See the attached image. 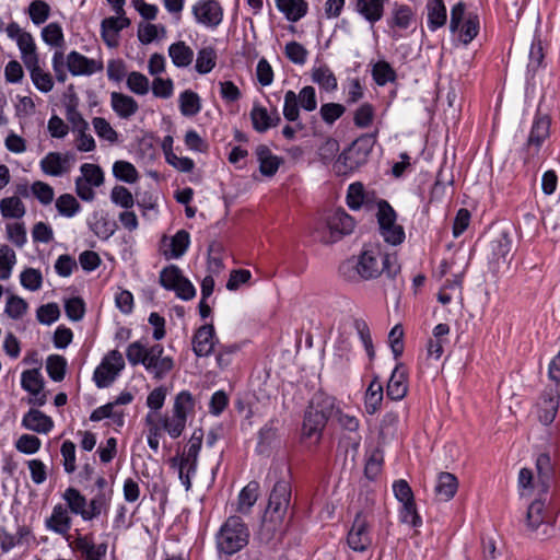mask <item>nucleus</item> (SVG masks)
<instances>
[{"mask_svg":"<svg viewBox=\"0 0 560 560\" xmlns=\"http://www.w3.org/2000/svg\"><path fill=\"white\" fill-rule=\"evenodd\" d=\"M291 500V485L287 480H279L275 483L265 511L261 527V539L269 541L280 529L283 517L287 514Z\"/></svg>","mask_w":560,"mask_h":560,"instance_id":"1","label":"nucleus"},{"mask_svg":"<svg viewBox=\"0 0 560 560\" xmlns=\"http://www.w3.org/2000/svg\"><path fill=\"white\" fill-rule=\"evenodd\" d=\"M381 257L382 252L378 246L364 248L357 258L352 257L343 261L339 266V273L346 281L352 283L376 279L382 275Z\"/></svg>","mask_w":560,"mask_h":560,"instance_id":"2","label":"nucleus"},{"mask_svg":"<svg viewBox=\"0 0 560 560\" xmlns=\"http://www.w3.org/2000/svg\"><path fill=\"white\" fill-rule=\"evenodd\" d=\"M249 529L241 516H229L215 534L219 556H233L249 542Z\"/></svg>","mask_w":560,"mask_h":560,"instance_id":"3","label":"nucleus"},{"mask_svg":"<svg viewBox=\"0 0 560 560\" xmlns=\"http://www.w3.org/2000/svg\"><path fill=\"white\" fill-rule=\"evenodd\" d=\"M377 133L376 129L374 132L361 135L339 154L334 166L337 175H348L368 162L376 143Z\"/></svg>","mask_w":560,"mask_h":560,"instance_id":"4","label":"nucleus"},{"mask_svg":"<svg viewBox=\"0 0 560 560\" xmlns=\"http://www.w3.org/2000/svg\"><path fill=\"white\" fill-rule=\"evenodd\" d=\"M347 544L353 551L358 552L365 551L372 544L369 524L362 512H358L354 517L352 526L347 535Z\"/></svg>","mask_w":560,"mask_h":560,"instance_id":"5","label":"nucleus"},{"mask_svg":"<svg viewBox=\"0 0 560 560\" xmlns=\"http://www.w3.org/2000/svg\"><path fill=\"white\" fill-rule=\"evenodd\" d=\"M196 21L207 27L217 28L223 20V9L215 0H200L192 7Z\"/></svg>","mask_w":560,"mask_h":560,"instance_id":"6","label":"nucleus"},{"mask_svg":"<svg viewBox=\"0 0 560 560\" xmlns=\"http://www.w3.org/2000/svg\"><path fill=\"white\" fill-rule=\"evenodd\" d=\"M354 219L342 208H337L327 218V226L330 231V242L335 243L342 236L350 234L354 229Z\"/></svg>","mask_w":560,"mask_h":560,"instance_id":"7","label":"nucleus"},{"mask_svg":"<svg viewBox=\"0 0 560 560\" xmlns=\"http://www.w3.org/2000/svg\"><path fill=\"white\" fill-rule=\"evenodd\" d=\"M559 402L560 394L558 386L546 388L542 392L538 402V418L542 424L549 425L553 422L558 413Z\"/></svg>","mask_w":560,"mask_h":560,"instance_id":"8","label":"nucleus"},{"mask_svg":"<svg viewBox=\"0 0 560 560\" xmlns=\"http://www.w3.org/2000/svg\"><path fill=\"white\" fill-rule=\"evenodd\" d=\"M537 471V487L540 494H548L551 483L556 477L555 464L547 452L538 454L535 460Z\"/></svg>","mask_w":560,"mask_h":560,"instance_id":"9","label":"nucleus"},{"mask_svg":"<svg viewBox=\"0 0 560 560\" xmlns=\"http://www.w3.org/2000/svg\"><path fill=\"white\" fill-rule=\"evenodd\" d=\"M408 392V373L402 362L393 370L386 386V395L390 400H401Z\"/></svg>","mask_w":560,"mask_h":560,"instance_id":"10","label":"nucleus"},{"mask_svg":"<svg viewBox=\"0 0 560 560\" xmlns=\"http://www.w3.org/2000/svg\"><path fill=\"white\" fill-rule=\"evenodd\" d=\"M67 68L69 72L77 75H91L103 70V62L90 59L84 55L72 50L67 56Z\"/></svg>","mask_w":560,"mask_h":560,"instance_id":"11","label":"nucleus"},{"mask_svg":"<svg viewBox=\"0 0 560 560\" xmlns=\"http://www.w3.org/2000/svg\"><path fill=\"white\" fill-rule=\"evenodd\" d=\"M215 331L212 324L200 326L192 336V351L197 357H208L214 349Z\"/></svg>","mask_w":560,"mask_h":560,"instance_id":"12","label":"nucleus"},{"mask_svg":"<svg viewBox=\"0 0 560 560\" xmlns=\"http://www.w3.org/2000/svg\"><path fill=\"white\" fill-rule=\"evenodd\" d=\"M45 526L58 535L66 536L72 526V518L68 509L61 503L56 504L52 508L51 515L46 518Z\"/></svg>","mask_w":560,"mask_h":560,"instance_id":"13","label":"nucleus"},{"mask_svg":"<svg viewBox=\"0 0 560 560\" xmlns=\"http://www.w3.org/2000/svg\"><path fill=\"white\" fill-rule=\"evenodd\" d=\"M22 427L36 433L47 434L52 430L54 421L40 410L32 408L23 416Z\"/></svg>","mask_w":560,"mask_h":560,"instance_id":"14","label":"nucleus"},{"mask_svg":"<svg viewBox=\"0 0 560 560\" xmlns=\"http://www.w3.org/2000/svg\"><path fill=\"white\" fill-rule=\"evenodd\" d=\"M387 0H354V10L372 26L382 20Z\"/></svg>","mask_w":560,"mask_h":560,"instance_id":"15","label":"nucleus"},{"mask_svg":"<svg viewBox=\"0 0 560 560\" xmlns=\"http://www.w3.org/2000/svg\"><path fill=\"white\" fill-rule=\"evenodd\" d=\"M415 21V13L407 4L394 3L390 15L386 20L389 28L407 30Z\"/></svg>","mask_w":560,"mask_h":560,"instance_id":"16","label":"nucleus"},{"mask_svg":"<svg viewBox=\"0 0 560 560\" xmlns=\"http://www.w3.org/2000/svg\"><path fill=\"white\" fill-rule=\"evenodd\" d=\"M255 154L259 163V172L267 177L273 176L282 163V159L272 154L271 150L266 144H259Z\"/></svg>","mask_w":560,"mask_h":560,"instance_id":"17","label":"nucleus"},{"mask_svg":"<svg viewBox=\"0 0 560 560\" xmlns=\"http://www.w3.org/2000/svg\"><path fill=\"white\" fill-rule=\"evenodd\" d=\"M91 231L101 240H108L117 230V223L112 220L108 213L93 212L92 221H89Z\"/></svg>","mask_w":560,"mask_h":560,"instance_id":"18","label":"nucleus"},{"mask_svg":"<svg viewBox=\"0 0 560 560\" xmlns=\"http://www.w3.org/2000/svg\"><path fill=\"white\" fill-rule=\"evenodd\" d=\"M550 133V118L547 115H537L534 119L532 130L527 139V145L535 147L536 152L540 149L544 141Z\"/></svg>","mask_w":560,"mask_h":560,"instance_id":"19","label":"nucleus"},{"mask_svg":"<svg viewBox=\"0 0 560 560\" xmlns=\"http://www.w3.org/2000/svg\"><path fill=\"white\" fill-rule=\"evenodd\" d=\"M110 103L113 110L124 119H128L139 110V105L132 96L119 92L110 94Z\"/></svg>","mask_w":560,"mask_h":560,"instance_id":"20","label":"nucleus"},{"mask_svg":"<svg viewBox=\"0 0 560 560\" xmlns=\"http://www.w3.org/2000/svg\"><path fill=\"white\" fill-rule=\"evenodd\" d=\"M326 418H323L316 410L311 408V406L308 405L304 412L302 427L303 436L310 439L316 435L317 440H319L322 436V432L326 427Z\"/></svg>","mask_w":560,"mask_h":560,"instance_id":"21","label":"nucleus"},{"mask_svg":"<svg viewBox=\"0 0 560 560\" xmlns=\"http://www.w3.org/2000/svg\"><path fill=\"white\" fill-rule=\"evenodd\" d=\"M546 495L547 494H540L538 491V498L534 500L527 509L526 522L530 530H537L541 524L548 523L545 510Z\"/></svg>","mask_w":560,"mask_h":560,"instance_id":"22","label":"nucleus"},{"mask_svg":"<svg viewBox=\"0 0 560 560\" xmlns=\"http://www.w3.org/2000/svg\"><path fill=\"white\" fill-rule=\"evenodd\" d=\"M75 548L82 552L85 560H105L107 544L94 545L88 535L79 536L75 541Z\"/></svg>","mask_w":560,"mask_h":560,"instance_id":"23","label":"nucleus"},{"mask_svg":"<svg viewBox=\"0 0 560 560\" xmlns=\"http://www.w3.org/2000/svg\"><path fill=\"white\" fill-rule=\"evenodd\" d=\"M190 244V234L179 230L168 241V249L163 250L166 259H178L185 255Z\"/></svg>","mask_w":560,"mask_h":560,"instance_id":"24","label":"nucleus"},{"mask_svg":"<svg viewBox=\"0 0 560 560\" xmlns=\"http://www.w3.org/2000/svg\"><path fill=\"white\" fill-rule=\"evenodd\" d=\"M113 498V489L107 492H97L88 503L86 522L97 518L102 514L107 515Z\"/></svg>","mask_w":560,"mask_h":560,"instance_id":"25","label":"nucleus"},{"mask_svg":"<svg viewBox=\"0 0 560 560\" xmlns=\"http://www.w3.org/2000/svg\"><path fill=\"white\" fill-rule=\"evenodd\" d=\"M69 511L74 515H80L86 522L88 500L77 488L69 487L62 493Z\"/></svg>","mask_w":560,"mask_h":560,"instance_id":"26","label":"nucleus"},{"mask_svg":"<svg viewBox=\"0 0 560 560\" xmlns=\"http://www.w3.org/2000/svg\"><path fill=\"white\" fill-rule=\"evenodd\" d=\"M277 9L282 12L290 22H298L304 18L308 10L305 0H275Z\"/></svg>","mask_w":560,"mask_h":560,"instance_id":"27","label":"nucleus"},{"mask_svg":"<svg viewBox=\"0 0 560 560\" xmlns=\"http://www.w3.org/2000/svg\"><path fill=\"white\" fill-rule=\"evenodd\" d=\"M428 27L434 32L444 26L447 21V11L444 0H429L427 2Z\"/></svg>","mask_w":560,"mask_h":560,"instance_id":"28","label":"nucleus"},{"mask_svg":"<svg viewBox=\"0 0 560 560\" xmlns=\"http://www.w3.org/2000/svg\"><path fill=\"white\" fill-rule=\"evenodd\" d=\"M308 405L323 418H326V421L332 417H337V410H340L336 406V398L325 393L315 394Z\"/></svg>","mask_w":560,"mask_h":560,"instance_id":"29","label":"nucleus"},{"mask_svg":"<svg viewBox=\"0 0 560 560\" xmlns=\"http://www.w3.org/2000/svg\"><path fill=\"white\" fill-rule=\"evenodd\" d=\"M168 56L177 68H186L194 60V50L183 40L173 43L168 47Z\"/></svg>","mask_w":560,"mask_h":560,"instance_id":"30","label":"nucleus"},{"mask_svg":"<svg viewBox=\"0 0 560 560\" xmlns=\"http://www.w3.org/2000/svg\"><path fill=\"white\" fill-rule=\"evenodd\" d=\"M458 489V480L451 472H440L435 486V493L443 501H450L454 498Z\"/></svg>","mask_w":560,"mask_h":560,"instance_id":"31","label":"nucleus"},{"mask_svg":"<svg viewBox=\"0 0 560 560\" xmlns=\"http://www.w3.org/2000/svg\"><path fill=\"white\" fill-rule=\"evenodd\" d=\"M383 401V385L378 381V376H374L370 383L364 398L365 410L369 415H374L381 407Z\"/></svg>","mask_w":560,"mask_h":560,"instance_id":"32","label":"nucleus"},{"mask_svg":"<svg viewBox=\"0 0 560 560\" xmlns=\"http://www.w3.org/2000/svg\"><path fill=\"white\" fill-rule=\"evenodd\" d=\"M22 388L31 395H39L44 390L45 381L38 368L26 370L21 375Z\"/></svg>","mask_w":560,"mask_h":560,"instance_id":"33","label":"nucleus"},{"mask_svg":"<svg viewBox=\"0 0 560 560\" xmlns=\"http://www.w3.org/2000/svg\"><path fill=\"white\" fill-rule=\"evenodd\" d=\"M372 78L378 86H384L397 79V73L389 62L385 60L376 61L372 67Z\"/></svg>","mask_w":560,"mask_h":560,"instance_id":"34","label":"nucleus"},{"mask_svg":"<svg viewBox=\"0 0 560 560\" xmlns=\"http://www.w3.org/2000/svg\"><path fill=\"white\" fill-rule=\"evenodd\" d=\"M40 168L46 175L56 177L69 171V166H63L62 154L59 152H49L42 159Z\"/></svg>","mask_w":560,"mask_h":560,"instance_id":"35","label":"nucleus"},{"mask_svg":"<svg viewBox=\"0 0 560 560\" xmlns=\"http://www.w3.org/2000/svg\"><path fill=\"white\" fill-rule=\"evenodd\" d=\"M492 256L494 259L510 262L509 255L512 250V238L509 232L503 231L491 242Z\"/></svg>","mask_w":560,"mask_h":560,"instance_id":"36","label":"nucleus"},{"mask_svg":"<svg viewBox=\"0 0 560 560\" xmlns=\"http://www.w3.org/2000/svg\"><path fill=\"white\" fill-rule=\"evenodd\" d=\"M217 51L212 46L199 49L197 54L195 69L199 74H207L212 71L217 65Z\"/></svg>","mask_w":560,"mask_h":560,"instance_id":"37","label":"nucleus"},{"mask_svg":"<svg viewBox=\"0 0 560 560\" xmlns=\"http://www.w3.org/2000/svg\"><path fill=\"white\" fill-rule=\"evenodd\" d=\"M312 81L327 92L335 91L338 85L337 78L326 65L312 70Z\"/></svg>","mask_w":560,"mask_h":560,"instance_id":"38","label":"nucleus"},{"mask_svg":"<svg viewBox=\"0 0 560 560\" xmlns=\"http://www.w3.org/2000/svg\"><path fill=\"white\" fill-rule=\"evenodd\" d=\"M0 212L5 219H21L24 217L26 209L22 200L13 196L1 199Z\"/></svg>","mask_w":560,"mask_h":560,"instance_id":"39","label":"nucleus"},{"mask_svg":"<svg viewBox=\"0 0 560 560\" xmlns=\"http://www.w3.org/2000/svg\"><path fill=\"white\" fill-rule=\"evenodd\" d=\"M277 420L270 419L258 432L257 452L265 454L277 439Z\"/></svg>","mask_w":560,"mask_h":560,"instance_id":"40","label":"nucleus"},{"mask_svg":"<svg viewBox=\"0 0 560 560\" xmlns=\"http://www.w3.org/2000/svg\"><path fill=\"white\" fill-rule=\"evenodd\" d=\"M179 109L180 113L187 117L197 115L201 109L199 95L191 90H186L180 93Z\"/></svg>","mask_w":560,"mask_h":560,"instance_id":"41","label":"nucleus"},{"mask_svg":"<svg viewBox=\"0 0 560 560\" xmlns=\"http://www.w3.org/2000/svg\"><path fill=\"white\" fill-rule=\"evenodd\" d=\"M203 431L201 428L196 429L189 440V445L185 456L190 462L188 472L196 474L198 455L202 445Z\"/></svg>","mask_w":560,"mask_h":560,"instance_id":"42","label":"nucleus"},{"mask_svg":"<svg viewBox=\"0 0 560 560\" xmlns=\"http://www.w3.org/2000/svg\"><path fill=\"white\" fill-rule=\"evenodd\" d=\"M118 21L119 20H116L115 16H109L104 19L101 23L102 39L110 48L118 45V35L120 32Z\"/></svg>","mask_w":560,"mask_h":560,"instance_id":"43","label":"nucleus"},{"mask_svg":"<svg viewBox=\"0 0 560 560\" xmlns=\"http://www.w3.org/2000/svg\"><path fill=\"white\" fill-rule=\"evenodd\" d=\"M480 28L477 13L469 12L465 22L459 26V37L464 45H468L478 35Z\"/></svg>","mask_w":560,"mask_h":560,"instance_id":"44","label":"nucleus"},{"mask_svg":"<svg viewBox=\"0 0 560 560\" xmlns=\"http://www.w3.org/2000/svg\"><path fill=\"white\" fill-rule=\"evenodd\" d=\"M118 373L110 362L103 360L101 365L95 369L93 380L98 388H106L115 381Z\"/></svg>","mask_w":560,"mask_h":560,"instance_id":"45","label":"nucleus"},{"mask_svg":"<svg viewBox=\"0 0 560 560\" xmlns=\"http://www.w3.org/2000/svg\"><path fill=\"white\" fill-rule=\"evenodd\" d=\"M259 483L250 481L245 486L238 494V511L246 513L256 503L258 499Z\"/></svg>","mask_w":560,"mask_h":560,"instance_id":"46","label":"nucleus"},{"mask_svg":"<svg viewBox=\"0 0 560 560\" xmlns=\"http://www.w3.org/2000/svg\"><path fill=\"white\" fill-rule=\"evenodd\" d=\"M46 371L54 382H61L66 376L67 360L59 354H50L46 360Z\"/></svg>","mask_w":560,"mask_h":560,"instance_id":"47","label":"nucleus"},{"mask_svg":"<svg viewBox=\"0 0 560 560\" xmlns=\"http://www.w3.org/2000/svg\"><path fill=\"white\" fill-rule=\"evenodd\" d=\"M249 116L255 131L264 133L270 129V114L266 107L255 103L249 113Z\"/></svg>","mask_w":560,"mask_h":560,"instance_id":"48","label":"nucleus"},{"mask_svg":"<svg viewBox=\"0 0 560 560\" xmlns=\"http://www.w3.org/2000/svg\"><path fill=\"white\" fill-rule=\"evenodd\" d=\"M183 272L176 265H168L160 272V284L168 291L176 289V285L183 279Z\"/></svg>","mask_w":560,"mask_h":560,"instance_id":"49","label":"nucleus"},{"mask_svg":"<svg viewBox=\"0 0 560 560\" xmlns=\"http://www.w3.org/2000/svg\"><path fill=\"white\" fill-rule=\"evenodd\" d=\"M42 38L47 45L51 47H62L65 44V36L61 25L57 22L47 24L42 30Z\"/></svg>","mask_w":560,"mask_h":560,"instance_id":"50","label":"nucleus"},{"mask_svg":"<svg viewBox=\"0 0 560 560\" xmlns=\"http://www.w3.org/2000/svg\"><path fill=\"white\" fill-rule=\"evenodd\" d=\"M113 174L118 180L128 184L137 182L139 177L135 165L127 161H116L113 165Z\"/></svg>","mask_w":560,"mask_h":560,"instance_id":"51","label":"nucleus"},{"mask_svg":"<svg viewBox=\"0 0 560 560\" xmlns=\"http://www.w3.org/2000/svg\"><path fill=\"white\" fill-rule=\"evenodd\" d=\"M347 205L351 210H359L366 202L364 186L360 182L349 185L347 191Z\"/></svg>","mask_w":560,"mask_h":560,"instance_id":"52","label":"nucleus"},{"mask_svg":"<svg viewBox=\"0 0 560 560\" xmlns=\"http://www.w3.org/2000/svg\"><path fill=\"white\" fill-rule=\"evenodd\" d=\"M15 262L16 256L14 250L8 245H0V280L10 278Z\"/></svg>","mask_w":560,"mask_h":560,"instance_id":"53","label":"nucleus"},{"mask_svg":"<svg viewBox=\"0 0 560 560\" xmlns=\"http://www.w3.org/2000/svg\"><path fill=\"white\" fill-rule=\"evenodd\" d=\"M28 15L35 25H40L47 21L50 15V7L44 0H34L27 9Z\"/></svg>","mask_w":560,"mask_h":560,"instance_id":"54","label":"nucleus"},{"mask_svg":"<svg viewBox=\"0 0 560 560\" xmlns=\"http://www.w3.org/2000/svg\"><path fill=\"white\" fill-rule=\"evenodd\" d=\"M374 116V106L370 103H363L355 109L353 115V122L358 128H368L372 125Z\"/></svg>","mask_w":560,"mask_h":560,"instance_id":"55","label":"nucleus"},{"mask_svg":"<svg viewBox=\"0 0 560 560\" xmlns=\"http://www.w3.org/2000/svg\"><path fill=\"white\" fill-rule=\"evenodd\" d=\"M20 281L23 288L37 291L42 288L43 275L39 269L25 268L20 275Z\"/></svg>","mask_w":560,"mask_h":560,"instance_id":"56","label":"nucleus"},{"mask_svg":"<svg viewBox=\"0 0 560 560\" xmlns=\"http://www.w3.org/2000/svg\"><path fill=\"white\" fill-rule=\"evenodd\" d=\"M376 205H377L376 219H377V223H378V229L383 228L385 225L396 223L397 213L387 200L380 199Z\"/></svg>","mask_w":560,"mask_h":560,"instance_id":"57","label":"nucleus"},{"mask_svg":"<svg viewBox=\"0 0 560 560\" xmlns=\"http://www.w3.org/2000/svg\"><path fill=\"white\" fill-rule=\"evenodd\" d=\"M58 212L67 218L73 217L81 208L79 201L70 194H63L56 200Z\"/></svg>","mask_w":560,"mask_h":560,"instance_id":"58","label":"nucleus"},{"mask_svg":"<svg viewBox=\"0 0 560 560\" xmlns=\"http://www.w3.org/2000/svg\"><path fill=\"white\" fill-rule=\"evenodd\" d=\"M127 88L135 94L145 95L150 90L149 79L141 72L131 71L127 77Z\"/></svg>","mask_w":560,"mask_h":560,"instance_id":"59","label":"nucleus"},{"mask_svg":"<svg viewBox=\"0 0 560 560\" xmlns=\"http://www.w3.org/2000/svg\"><path fill=\"white\" fill-rule=\"evenodd\" d=\"M126 357L132 366L142 364L145 368L148 363L147 348L141 341L130 343L126 350Z\"/></svg>","mask_w":560,"mask_h":560,"instance_id":"60","label":"nucleus"},{"mask_svg":"<svg viewBox=\"0 0 560 560\" xmlns=\"http://www.w3.org/2000/svg\"><path fill=\"white\" fill-rule=\"evenodd\" d=\"M383 460L384 456L381 450L376 448L371 453L364 467V475L369 480H375L381 474Z\"/></svg>","mask_w":560,"mask_h":560,"instance_id":"61","label":"nucleus"},{"mask_svg":"<svg viewBox=\"0 0 560 560\" xmlns=\"http://www.w3.org/2000/svg\"><path fill=\"white\" fill-rule=\"evenodd\" d=\"M378 230L384 241L390 245L396 246L405 241V230L401 225L397 223L385 225L383 228H380Z\"/></svg>","mask_w":560,"mask_h":560,"instance_id":"62","label":"nucleus"},{"mask_svg":"<svg viewBox=\"0 0 560 560\" xmlns=\"http://www.w3.org/2000/svg\"><path fill=\"white\" fill-rule=\"evenodd\" d=\"M285 57L295 65H304L306 62L308 51L300 43L292 40L284 47Z\"/></svg>","mask_w":560,"mask_h":560,"instance_id":"63","label":"nucleus"},{"mask_svg":"<svg viewBox=\"0 0 560 560\" xmlns=\"http://www.w3.org/2000/svg\"><path fill=\"white\" fill-rule=\"evenodd\" d=\"M59 316V306L54 302L40 305L36 311V318L43 325H51L58 320Z\"/></svg>","mask_w":560,"mask_h":560,"instance_id":"64","label":"nucleus"}]
</instances>
